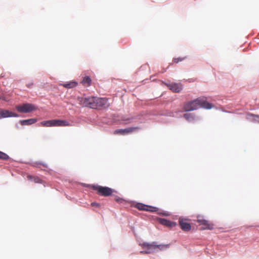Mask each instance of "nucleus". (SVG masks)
<instances>
[{
  "mask_svg": "<svg viewBox=\"0 0 259 259\" xmlns=\"http://www.w3.org/2000/svg\"><path fill=\"white\" fill-rule=\"evenodd\" d=\"M115 200L118 202V203H122L123 202V201H124L122 198H121L119 197H117L116 196L115 198Z\"/></svg>",
  "mask_w": 259,
  "mask_h": 259,
  "instance_id": "nucleus-21",
  "label": "nucleus"
},
{
  "mask_svg": "<svg viewBox=\"0 0 259 259\" xmlns=\"http://www.w3.org/2000/svg\"><path fill=\"white\" fill-rule=\"evenodd\" d=\"M197 222L199 224H200V221H204L205 220V219H203V217L202 216H201V215L197 216Z\"/></svg>",
  "mask_w": 259,
  "mask_h": 259,
  "instance_id": "nucleus-22",
  "label": "nucleus"
},
{
  "mask_svg": "<svg viewBox=\"0 0 259 259\" xmlns=\"http://www.w3.org/2000/svg\"><path fill=\"white\" fill-rule=\"evenodd\" d=\"M28 180L33 181L36 183H41L42 180L37 177H33L30 175H28L27 177Z\"/></svg>",
  "mask_w": 259,
  "mask_h": 259,
  "instance_id": "nucleus-18",
  "label": "nucleus"
},
{
  "mask_svg": "<svg viewBox=\"0 0 259 259\" xmlns=\"http://www.w3.org/2000/svg\"><path fill=\"white\" fill-rule=\"evenodd\" d=\"M43 166L45 167H47V164H43Z\"/></svg>",
  "mask_w": 259,
  "mask_h": 259,
  "instance_id": "nucleus-26",
  "label": "nucleus"
},
{
  "mask_svg": "<svg viewBox=\"0 0 259 259\" xmlns=\"http://www.w3.org/2000/svg\"><path fill=\"white\" fill-rule=\"evenodd\" d=\"M60 85L66 89H71L75 87L77 85V82H65L63 83H61Z\"/></svg>",
  "mask_w": 259,
  "mask_h": 259,
  "instance_id": "nucleus-16",
  "label": "nucleus"
},
{
  "mask_svg": "<svg viewBox=\"0 0 259 259\" xmlns=\"http://www.w3.org/2000/svg\"><path fill=\"white\" fill-rule=\"evenodd\" d=\"M82 82V83H86V82H87V83H89L90 82L87 81V82Z\"/></svg>",
  "mask_w": 259,
  "mask_h": 259,
  "instance_id": "nucleus-27",
  "label": "nucleus"
},
{
  "mask_svg": "<svg viewBox=\"0 0 259 259\" xmlns=\"http://www.w3.org/2000/svg\"><path fill=\"white\" fill-rule=\"evenodd\" d=\"M184 117L189 122L194 121L196 118L195 116L193 113H185L184 114Z\"/></svg>",
  "mask_w": 259,
  "mask_h": 259,
  "instance_id": "nucleus-17",
  "label": "nucleus"
},
{
  "mask_svg": "<svg viewBox=\"0 0 259 259\" xmlns=\"http://www.w3.org/2000/svg\"><path fill=\"white\" fill-rule=\"evenodd\" d=\"M96 103V109L106 108L109 106V104L108 102V100L105 98H97Z\"/></svg>",
  "mask_w": 259,
  "mask_h": 259,
  "instance_id": "nucleus-10",
  "label": "nucleus"
},
{
  "mask_svg": "<svg viewBox=\"0 0 259 259\" xmlns=\"http://www.w3.org/2000/svg\"><path fill=\"white\" fill-rule=\"evenodd\" d=\"M91 205L92 206H95L96 207H99L100 206V204L99 203H96V202H92L91 203Z\"/></svg>",
  "mask_w": 259,
  "mask_h": 259,
  "instance_id": "nucleus-23",
  "label": "nucleus"
},
{
  "mask_svg": "<svg viewBox=\"0 0 259 259\" xmlns=\"http://www.w3.org/2000/svg\"><path fill=\"white\" fill-rule=\"evenodd\" d=\"M164 84H165L171 91L174 92L179 93L181 91H182L183 89L182 85L180 82H178V83L176 82H166L164 83L162 82Z\"/></svg>",
  "mask_w": 259,
  "mask_h": 259,
  "instance_id": "nucleus-7",
  "label": "nucleus"
},
{
  "mask_svg": "<svg viewBox=\"0 0 259 259\" xmlns=\"http://www.w3.org/2000/svg\"><path fill=\"white\" fill-rule=\"evenodd\" d=\"M145 251H141V253H152L156 251H163L169 247L170 244H157L156 242H153L152 243L144 242L141 244Z\"/></svg>",
  "mask_w": 259,
  "mask_h": 259,
  "instance_id": "nucleus-2",
  "label": "nucleus"
},
{
  "mask_svg": "<svg viewBox=\"0 0 259 259\" xmlns=\"http://www.w3.org/2000/svg\"><path fill=\"white\" fill-rule=\"evenodd\" d=\"M18 115L7 110L0 109V119L6 117H18Z\"/></svg>",
  "mask_w": 259,
  "mask_h": 259,
  "instance_id": "nucleus-11",
  "label": "nucleus"
},
{
  "mask_svg": "<svg viewBox=\"0 0 259 259\" xmlns=\"http://www.w3.org/2000/svg\"><path fill=\"white\" fill-rule=\"evenodd\" d=\"M97 97H90L88 98H81L80 100L81 104L85 107H89L91 108H97Z\"/></svg>",
  "mask_w": 259,
  "mask_h": 259,
  "instance_id": "nucleus-5",
  "label": "nucleus"
},
{
  "mask_svg": "<svg viewBox=\"0 0 259 259\" xmlns=\"http://www.w3.org/2000/svg\"><path fill=\"white\" fill-rule=\"evenodd\" d=\"M159 222L161 224L169 227H173L176 226V223L172 222L165 219H160Z\"/></svg>",
  "mask_w": 259,
  "mask_h": 259,
  "instance_id": "nucleus-14",
  "label": "nucleus"
},
{
  "mask_svg": "<svg viewBox=\"0 0 259 259\" xmlns=\"http://www.w3.org/2000/svg\"><path fill=\"white\" fill-rule=\"evenodd\" d=\"M200 225L203 226L200 229L201 230H212L213 228V224L208 221L204 220V221H200Z\"/></svg>",
  "mask_w": 259,
  "mask_h": 259,
  "instance_id": "nucleus-13",
  "label": "nucleus"
},
{
  "mask_svg": "<svg viewBox=\"0 0 259 259\" xmlns=\"http://www.w3.org/2000/svg\"><path fill=\"white\" fill-rule=\"evenodd\" d=\"M201 107L209 109L212 107V105L206 101L205 98H198L194 100L185 103L183 106V110L185 111H189Z\"/></svg>",
  "mask_w": 259,
  "mask_h": 259,
  "instance_id": "nucleus-1",
  "label": "nucleus"
},
{
  "mask_svg": "<svg viewBox=\"0 0 259 259\" xmlns=\"http://www.w3.org/2000/svg\"><path fill=\"white\" fill-rule=\"evenodd\" d=\"M9 158V156L6 153L0 151V159L3 160H7Z\"/></svg>",
  "mask_w": 259,
  "mask_h": 259,
  "instance_id": "nucleus-19",
  "label": "nucleus"
},
{
  "mask_svg": "<svg viewBox=\"0 0 259 259\" xmlns=\"http://www.w3.org/2000/svg\"><path fill=\"white\" fill-rule=\"evenodd\" d=\"M36 121L37 119L36 118H30L28 119L21 120L20 121V122L22 125H26L32 124Z\"/></svg>",
  "mask_w": 259,
  "mask_h": 259,
  "instance_id": "nucleus-15",
  "label": "nucleus"
},
{
  "mask_svg": "<svg viewBox=\"0 0 259 259\" xmlns=\"http://www.w3.org/2000/svg\"><path fill=\"white\" fill-rule=\"evenodd\" d=\"M82 81H92L91 80V78L88 76H84L83 79V80Z\"/></svg>",
  "mask_w": 259,
  "mask_h": 259,
  "instance_id": "nucleus-24",
  "label": "nucleus"
},
{
  "mask_svg": "<svg viewBox=\"0 0 259 259\" xmlns=\"http://www.w3.org/2000/svg\"><path fill=\"white\" fill-rule=\"evenodd\" d=\"M136 207L140 210H144L150 212L156 211L158 209V208L155 207L147 205L140 203H137Z\"/></svg>",
  "mask_w": 259,
  "mask_h": 259,
  "instance_id": "nucleus-9",
  "label": "nucleus"
},
{
  "mask_svg": "<svg viewBox=\"0 0 259 259\" xmlns=\"http://www.w3.org/2000/svg\"><path fill=\"white\" fill-rule=\"evenodd\" d=\"M17 110L21 113H29L36 109L35 106L32 104L25 103L16 107Z\"/></svg>",
  "mask_w": 259,
  "mask_h": 259,
  "instance_id": "nucleus-6",
  "label": "nucleus"
},
{
  "mask_svg": "<svg viewBox=\"0 0 259 259\" xmlns=\"http://www.w3.org/2000/svg\"><path fill=\"white\" fill-rule=\"evenodd\" d=\"M248 115H249L250 116H253V117H255L256 118H259V115H253L252 114H250Z\"/></svg>",
  "mask_w": 259,
  "mask_h": 259,
  "instance_id": "nucleus-25",
  "label": "nucleus"
},
{
  "mask_svg": "<svg viewBox=\"0 0 259 259\" xmlns=\"http://www.w3.org/2000/svg\"><path fill=\"white\" fill-rule=\"evenodd\" d=\"M140 128L139 127H130L125 129H118L114 131L113 134L114 135H124L125 134H128L134 132H135L139 130Z\"/></svg>",
  "mask_w": 259,
  "mask_h": 259,
  "instance_id": "nucleus-8",
  "label": "nucleus"
},
{
  "mask_svg": "<svg viewBox=\"0 0 259 259\" xmlns=\"http://www.w3.org/2000/svg\"><path fill=\"white\" fill-rule=\"evenodd\" d=\"M179 225L182 230L184 231H189L191 230V226L190 224L187 223L185 220L183 219H179Z\"/></svg>",
  "mask_w": 259,
  "mask_h": 259,
  "instance_id": "nucleus-12",
  "label": "nucleus"
},
{
  "mask_svg": "<svg viewBox=\"0 0 259 259\" xmlns=\"http://www.w3.org/2000/svg\"><path fill=\"white\" fill-rule=\"evenodd\" d=\"M39 125L46 127L70 126V123L67 120L60 119H53L44 121L41 122L39 123Z\"/></svg>",
  "mask_w": 259,
  "mask_h": 259,
  "instance_id": "nucleus-3",
  "label": "nucleus"
},
{
  "mask_svg": "<svg viewBox=\"0 0 259 259\" xmlns=\"http://www.w3.org/2000/svg\"><path fill=\"white\" fill-rule=\"evenodd\" d=\"M186 58V57H178V58H174L173 59V62L174 63H178L179 62L183 61Z\"/></svg>",
  "mask_w": 259,
  "mask_h": 259,
  "instance_id": "nucleus-20",
  "label": "nucleus"
},
{
  "mask_svg": "<svg viewBox=\"0 0 259 259\" xmlns=\"http://www.w3.org/2000/svg\"><path fill=\"white\" fill-rule=\"evenodd\" d=\"M91 188L97 191V193L101 196H110L115 191L111 188L107 187H103L98 185H92Z\"/></svg>",
  "mask_w": 259,
  "mask_h": 259,
  "instance_id": "nucleus-4",
  "label": "nucleus"
}]
</instances>
